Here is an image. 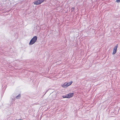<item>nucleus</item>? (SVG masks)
Listing matches in <instances>:
<instances>
[{
    "label": "nucleus",
    "instance_id": "1a4fd4ad",
    "mask_svg": "<svg viewBox=\"0 0 120 120\" xmlns=\"http://www.w3.org/2000/svg\"><path fill=\"white\" fill-rule=\"evenodd\" d=\"M74 8H71V10L72 11L74 10Z\"/></svg>",
    "mask_w": 120,
    "mask_h": 120
},
{
    "label": "nucleus",
    "instance_id": "f257e3e1",
    "mask_svg": "<svg viewBox=\"0 0 120 120\" xmlns=\"http://www.w3.org/2000/svg\"><path fill=\"white\" fill-rule=\"evenodd\" d=\"M37 38V37L36 36H34L30 40L29 44L30 45H31L34 44L36 41Z\"/></svg>",
    "mask_w": 120,
    "mask_h": 120
},
{
    "label": "nucleus",
    "instance_id": "f03ea898",
    "mask_svg": "<svg viewBox=\"0 0 120 120\" xmlns=\"http://www.w3.org/2000/svg\"><path fill=\"white\" fill-rule=\"evenodd\" d=\"M72 82L71 81L67 83H65L62 85V86L66 88L71 85Z\"/></svg>",
    "mask_w": 120,
    "mask_h": 120
},
{
    "label": "nucleus",
    "instance_id": "39448f33",
    "mask_svg": "<svg viewBox=\"0 0 120 120\" xmlns=\"http://www.w3.org/2000/svg\"><path fill=\"white\" fill-rule=\"evenodd\" d=\"M73 93H70L67 94L68 98H70L73 95Z\"/></svg>",
    "mask_w": 120,
    "mask_h": 120
},
{
    "label": "nucleus",
    "instance_id": "423d86ee",
    "mask_svg": "<svg viewBox=\"0 0 120 120\" xmlns=\"http://www.w3.org/2000/svg\"><path fill=\"white\" fill-rule=\"evenodd\" d=\"M21 97V95L20 94H19L16 97V98L17 99H19Z\"/></svg>",
    "mask_w": 120,
    "mask_h": 120
},
{
    "label": "nucleus",
    "instance_id": "6e6552de",
    "mask_svg": "<svg viewBox=\"0 0 120 120\" xmlns=\"http://www.w3.org/2000/svg\"><path fill=\"white\" fill-rule=\"evenodd\" d=\"M116 1L117 2H120V0H116Z\"/></svg>",
    "mask_w": 120,
    "mask_h": 120
},
{
    "label": "nucleus",
    "instance_id": "0eeeda50",
    "mask_svg": "<svg viewBox=\"0 0 120 120\" xmlns=\"http://www.w3.org/2000/svg\"><path fill=\"white\" fill-rule=\"evenodd\" d=\"M62 97L63 98H68V97H67V95L66 94V95L65 96H62Z\"/></svg>",
    "mask_w": 120,
    "mask_h": 120
},
{
    "label": "nucleus",
    "instance_id": "20e7f679",
    "mask_svg": "<svg viewBox=\"0 0 120 120\" xmlns=\"http://www.w3.org/2000/svg\"><path fill=\"white\" fill-rule=\"evenodd\" d=\"M118 45H116L114 48L113 49V52L112 53L113 55L115 54L116 52L117 49L118 47Z\"/></svg>",
    "mask_w": 120,
    "mask_h": 120
},
{
    "label": "nucleus",
    "instance_id": "7ed1b4c3",
    "mask_svg": "<svg viewBox=\"0 0 120 120\" xmlns=\"http://www.w3.org/2000/svg\"><path fill=\"white\" fill-rule=\"evenodd\" d=\"M44 1V0H38L34 1V3L36 5H38L43 2Z\"/></svg>",
    "mask_w": 120,
    "mask_h": 120
}]
</instances>
